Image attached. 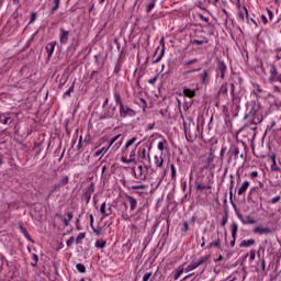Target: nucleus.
<instances>
[{
    "label": "nucleus",
    "mask_w": 281,
    "mask_h": 281,
    "mask_svg": "<svg viewBox=\"0 0 281 281\" xmlns=\"http://www.w3.org/2000/svg\"><path fill=\"white\" fill-rule=\"evenodd\" d=\"M135 142H137V137L134 136L127 139L125 145L122 147V164H137L135 157L137 155V146H139V143L135 145Z\"/></svg>",
    "instance_id": "nucleus-1"
},
{
    "label": "nucleus",
    "mask_w": 281,
    "mask_h": 281,
    "mask_svg": "<svg viewBox=\"0 0 281 281\" xmlns=\"http://www.w3.org/2000/svg\"><path fill=\"white\" fill-rule=\"evenodd\" d=\"M113 98L116 106H119V113L122 120H126V117H135L136 115L135 110L124 104V102L122 101V95L120 94V91L114 90Z\"/></svg>",
    "instance_id": "nucleus-2"
},
{
    "label": "nucleus",
    "mask_w": 281,
    "mask_h": 281,
    "mask_svg": "<svg viewBox=\"0 0 281 281\" xmlns=\"http://www.w3.org/2000/svg\"><path fill=\"white\" fill-rule=\"evenodd\" d=\"M119 137H122V135L119 134V135L112 137L110 145L108 147H102L101 149H98L94 153V157H104V155H106V153H109V148H111V146H113V144H115V142H117Z\"/></svg>",
    "instance_id": "nucleus-3"
},
{
    "label": "nucleus",
    "mask_w": 281,
    "mask_h": 281,
    "mask_svg": "<svg viewBox=\"0 0 281 281\" xmlns=\"http://www.w3.org/2000/svg\"><path fill=\"white\" fill-rule=\"evenodd\" d=\"M103 120H111L115 117L117 113V108L113 104L108 105L106 108H103Z\"/></svg>",
    "instance_id": "nucleus-4"
},
{
    "label": "nucleus",
    "mask_w": 281,
    "mask_h": 281,
    "mask_svg": "<svg viewBox=\"0 0 281 281\" xmlns=\"http://www.w3.org/2000/svg\"><path fill=\"white\" fill-rule=\"evenodd\" d=\"M124 196L126 200V202L124 203L125 210H128L130 205L131 212H135V210H137V199L133 198V195L130 194H125Z\"/></svg>",
    "instance_id": "nucleus-5"
},
{
    "label": "nucleus",
    "mask_w": 281,
    "mask_h": 281,
    "mask_svg": "<svg viewBox=\"0 0 281 281\" xmlns=\"http://www.w3.org/2000/svg\"><path fill=\"white\" fill-rule=\"evenodd\" d=\"M216 76H220L222 80H225V75L227 74V65L223 60L217 61Z\"/></svg>",
    "instance_id": "nucleus-6"
},
{
    "label": "nucleus",
    "mask_w": 281,
    "mask_h": 281,
    "mask_svg": "<svg viewBox=\"0 0 281 281\" xmlns=\"http://www.w3.org/2000/svg\"><path fill=\"white\" fill-rule=\"evenodd\" d=\"M95 192V184L92 182L88 188L83 190V199L86 203H90L91 201V194Z\"/></svg>",
    "instance_id": "nucleus-7"
},
{
    "label": "nucleus",
    "mask_w": 281,
    "mask_h": 281,
    "mask_svg": "<svg viewBox=\"0 0 281 281\" xmlns=\"http://www.w3.org/2000/svg\"><path fill=\"white\" fill-rule=\"evenodd\" d=\"M59 42L60 45H67L69 43V31L64 27L59 29Z\"/></svg>",
    "instance_id": "nucleus-8"
},
{
    "label": "nucleus",
    "mask_w": 281,
    "mask_h": 281,
    "mask_svg": "<svg viewBox=\"0 0 281 281\" xmlns=\"http://www.w3.org/2000/svg\"><path fill=\"white\" fill-rule=\"evenodd\" d=\"M137 157L140 162L150 161V154H148L145 147H140L137 151Z\"/></svg>",
    "instance_id": "nucleus-9"
},
{
    "label": "nucleus",
    "mask_w": 281,
    "mask_h": 281,
    "mask_svg": "<svg viewBox=\"0 0 281 281\" xmlns=\"http://www.w3.org/2000/svg\"><path fill=\"white\" fill-rule=\"evenodd\" d=\"M165 54H166V48L157 47L154 54L156 58L153 60V65H157V63H161V58H164Z\"/></svg>",
    "instance_id": "nucleus-10"
},
{
    "label": "nucleus",
    "mask_w": 281,
    "mask_h": 281,
    "mask_svg": "<svg viewBox=\"0 0 281 281\" xmlns=\"http://www.w3.org/2000/svg\"><path fill=\"white\" fill-rule=\"evenodd\" d=\"M45 49L47 52V60H52V56H54V52L56 49V42L46 44Z\"/></svg>",
    "instance_id": "nucleus-11"
},
{
    "label": "nucleus",
    "mask_w": 281,
    "mask_h": 281,
    "mask_svg": "<svg viewBox=\"0 0 281 281\" xmlns=\"http://www.w3.org/2000/svg\"><path fill=\"white\" fill-rule=\"evenodd\" d=\"M254 234H259V236H265L267 234H271V228L269 227H263V226H256L252 229Z\"/></svg>",
    "instance_id": "nucleus-12"
},
{
    "label": "nucleus",
    "mask_w": 281,
    "mask_h": 281,
    "mask_svg": "<svg viewBox=\"0 0 281 281\" xmlns=\"http://www.w3.org/2000/svg\"><path fill=\"white\" fill-rule=\"evenodd\" d=\"M231 232H232V238H233V240H231V247H234V245H236V236L238 234V224L233 223L231 225Z\"/></svg>",
    "instance_id": "nucleus-13"
},
{
    "label": "nucleus",
    "mask_w": 281,
    "mask_h": 281,
    "mask_svg": "<svg viewBox=\"0 0 281 281\" xmlns=\"http://www.w3.org/2000/svg\"><path fill=\"white\" fill-rule=\"evenodd\" d=\"M200 85H210V74L207 72V70H203L200 74Z\"/></svg>",
    "instance_id": "nucleus-14"
},
{
    "label": "nucleus",
    "mask_w": 281,
    "mask_h": 281,
    "mask_svg": "<svg viewBox=\"0 0 281 281\" xmlns=\"http://www.w3.org/2000/svg\"><path fill=\"white\" fill-rule=\"evenodd\" d=\"M0 124H12V116H10V113H0Z\"/></svg>",
    "instance_id": "nucleus-15"
},
{
    "label": "nucleus",
    "mask_w": 281,
    "mask_h": 281,
    "mask_svg": "<svg viewBox=\"0 0 281 281\" xmlns=\"http://www.w3.org/2000/svg\"><path fill=\"white\" fill-rule=\"evenodd\" d=\"M206 170H214V155L210 154L206 160V166L204 167Z\"/></svg>",
    "instance_id": "nucleus-16"
},
{
    "label": "nucleus",
    "mask_w": 281,
    "mask_h": 281,
    "mask_svg": "<svg viewBox=\"0 0 281 281\" xmlns=\"http://www.w3.org/2000/svg\"><path fill=\"white\" fill-rule=\"evenodd\" d=\"M135 178L140 179V181H146V170H144L142 165L138 166V173H135Z\"/></svg>",
    "instance_id": "nucleus-17"
},
{
    "label": "nucleus",
    "mask_w": 281,
    "mask_h": 281,
    "mask_svg": "<svg viewBox=\"0 0 281 281\" xmlns=\"http://www.w3.org/2000/svg\"><path fill=\"white\" fill-rule=\"evenodd\" d=\"M249 190V181H244L241 187L238 189L237 194L238 196H243Z\"/></svg>",
    "instance_id": "nucleus-18"
},
{
    "label": "nucleus",
    "mask_w": 281,
    "mask_h": 281,
    "mask_svg": "<svg viewBox=\"0 0 281 281\" xmlns=\"http://www.w3.org/2000/svg\"><path fill=\"white\" fill-rule=\"evenodd\" d=\"M184 98H194L196 95V91L195 90H192L190 88H184L183 91H182Z\"/></svg>",
    "instance_id": "nucleus-19"
},
{
    "label": "nucleus",
    "mask_w": 281,
    "mask_h": 281,
    "mask_svg": "<svg viewBox=\"0 0 281 281\" xmlns=\"http://www.w3.org/2000/svg\"><path fill=\"white\" fill-rule=\"evenodd\" d=\"M67 217H61V223H64L65 227H69V222L74 218V213H66Z\"/></svg>",
    "instance_id": "nucleus-20"
},
{
    "label": "nucleus",
    "mask_w": 281,
    "mask_h": 281,
    "mask_svg": "<svg viewBox=\"0 0 281 281\" xmlns=\"http://www.w3.org/2000/svg\"><path fill=\"white\" fill-rule=\"evenodd\" d=\"M252 245H256V240L254 238H250L241 240L239 247H251Z\"/></svg>",
    "instance_id": "nucleus-21"
},
{
    "label": "nucleus",
    "mask_w": 281,
    "mask_h": 281,
    "mask_svg": "<svg viewBox=\"0 0 281 281\" xmlns=\"http://www.w3.org/2000/svg\"><path fill=\"white\" fill-rule=\"evenodd\" d=\"M183 271H186L183 266H179L178 269L173 272V280L180 279L181 276H183Z\"/></svg>",
    "instance_id": "nucleus-22"
},
{
    "label": "nucleus",
    "mask_w": 281,
    "mask_h": 281,
    "mask_svg": "<svg viewBox=\"0 0 281 281\" xmlns=\"http://www.w3.org/2000/svg\"><path fill=\"white\" fill-rule=\"evenodd\" d=\"M243 225H256V220L251 216H247L246 220H243L241 216H239Z\"/></svg>",
    "instance_id": "nucleus-23"
},
{
    "label": "nucleus",
    "mask_w": 281,
    "mask_h": 281,
    "mask_svg": "<svg viewBox=\"0 0 281 281\" xmlns=\"http://www.w3.org/2000/svg\"><path fill=\"white\" fill-rule=\"evenodd\" d=\"M154 164H155L156 168H161L164 166V157L155 156Z\"/></svg>",
    "instance_id": "nucleus-24"
},
{
    "label": "nucleus",
    "mask_w": 281,
    "mask_h": 281,
    "mask_svg": "<svg viewBox=\"0 0 281 281\" xmlns=\"http://www.w3.org/2000/svg\"><path fill=\"white\" fill-rule=\"evenodd\" d=\"M19 229H20L21 234H23V236L26 238V240L32 241V237L30 236V233H27V229L25 227H23V225H20Z\"/></svg>",
    "instance_id": "nucleus-25"
},
{
    "label": "nucleus",
    "mask_w": 281,
    "mask_h": 281,
    "mask_svg": "<svg viewBox=\"0 0 281 281\" xmlns=\"http://www.w3.org/2000/svg\"><path fill=\"white\" fill-rule=\"evenodd\" d=\"M155 5H157V0H151V2L146 5L145 10H146L147 14H150V12H153V10H155Z\"/></svg>",
    "instance_id": "nucleus-26"
},
{
    "label": "nucleus",
    "mask_w": 281,
    "mask_h": 281,
    "mask_svg": "<svg viewBox=\"0 0 281 281\" xmlns=\"http://www.w3.org/2000/svg\"><path fill=\"white\" fill-rule=\"evenodd\" d=\"M54 4L55 5L49 11V16H52V14H55L58 8H60V0H54Z\"/></svg>",
    "instance_id": "nucleus-27"
},
{
    "label": "nucleus",
    "mask_w": 281,
    "mask_h": 281,
    "mask_svg": "<svg viewBox=\"0 0 281 281\" xmlns=\"http://www.w3.org/2000/svg\"><path fill=\"white\" fill-rule=\"evenodd\" d=\"M94 246L97 247V249H104V247H106V240L98 239Z\"/></svg>",
    "instance_id": "nucleus-28"
},
{
    "label": "nucleus",
    "mask_w": 281,
    "mask_h": 281,
    "mask_svg": "<svg viewBox=\"0 0 281 281\" xmlns=\"http://www.w3.org/2000/svg\"><path fill=\"white\" fill-rule=\"evenodd\" d=\"M199 63V59L198 58H193V59H190V60H186L183 61V67H186L187 69L190 68L191 65H194Z\"/></svg>",
    "instance_id": "nucleus-29"
},
{
    "label": "nucleus",
    "mask_w": 281,
    "mask_h": 281,
    "mask_svg": "<svg viewBox=\"0 0 281 281\" xmlns=\"http://www.w3.org/2000/svg\"><path fill=\"white\" fill-rule=\"evenodd\" d=\"M194 269H199V267L196 266V261L191 262L186 269V273H190V271H194Z\"/></svg>",
    "instance_id": "nucleus-30"
},
{
    "label": "nucleus",
    "mask_w": 281,
    "mask_h": 281,
    "mask_svg": "<svg viewBox=\"0 0 281 281\" xmlns=\"http://www.w3.org/2000/svg\"><path fill=\"white\" fill-rule=\"evenodd\" d=\"M210 260V256L201 257L198 261H195L196 267H201V265H205Z\"/></svg>",
    "instance_id": "nucleus-31"
},
{
    "label": "nucleus",
    "mask_w": 281,
    "mask_h": 281,
    "mask_svg": "<svg viewBox=\"0 0 281 281\" xmlns=\"http://www.w3.org/2000/svg\"><path fill=\"white\" fill-rule=\"evenodd\" d=\"M209 41L206 38L204 40H191V45H205Z\"/></svg>",
    "instance_id": "nucleus-32"
},
{
    "label": "nucleus",
    "mask_w": 281,
    "mask_h": 281,
    "mask_svg": "<svg viewBox=\"0 0 281 281\" xmlns=\"http://www.w3.org/2000/svg\"><path fill=\"white\" fill-rule=\"evenodd\" d=\"M106 202H103L100 206V214L103 216V218H106Z\"/></svg>",
    "instance_id": "nucleus-33"
},
{
    "label": "nucleus",
    "mask_w": 281,
    "mask_h": 281,
    "mask_svg": "<svg viewBox=\"0 0 281 281\" xmlns=\"http://www.w3.org/2000/svg\"><path fill=\"white\" fill-rule=\"evenodd\" d=\"M232 156L234 159H238V155H240V149L237 146H234L231 150Z\"/></svg>",
    "instance_id": "nucleus-34"
},
{
    "label": "nucleus",
    "mask_w": 281,
    "mask_h": 281,
    "mask_svg": "<svg viewBox=\"0 0 281 281\" xmlns=\"http://www.w3.org/2000/svg\"><path fill=\"white\" fill-rule=\"evenodd\" d=\"M76 269L79 273H87V267L83 263H77Z\"/></svg>",
    "instance_id": "nucleus-35"
},
{
    "label": "nucleus",
    "mask_w": 281,
    "mask_h": 281,
    "mask_svg": "<svg viewBox=\"0 0 281 281\" xmlns=\"http://www.w3.org/2000/svg\"><path fill=\"white\" fill-rule=\"evenodd\" d=\"M229 179H231V182H229V195H231V199L232 196L234 195L233 193V190H234V175H229Z\"/></svg>",
    "instance_id": "nucleus-36"
},
{
    "label": "nucleus",
    "mask_w": 281,
    "mask_h": 281,
    "mask_svg": "<svg viewBox=\"0 0 281 281\" xmlns=\"http://www.w3.org/2000/svg\"><path fill=\"white\" fill-rule=\"evenodd\" d=\"M86 236H87V233H79L76 238V244L80 245L82 243V240H85Z\"/></svg>",
    "instance_id": "nucleus-37"
},
{
    "label": "nucleus",
    "mask_w": 281,
    "mask_h": 281,
    "mask_svg": "<svg viewBox=\"0 0 281 281\" xmlns=\"http://www.w3.org/2000/svg\"><path fill=\"white\" fill-rule=\"evenodd\" d=\"M67 183H69V176H64L60 181L58 182V184L64 188V186H67Z\"/></svg>",
    "instance_id": "nucleus-38"
},
{
    "label": "nucleus",
    "mask_w": 281,
    "mask_h": 281,
    "mask_svg": "<svg viewBox=\"0 0 281 281\" xmlns=\"http://www.w3.org/2000/svg\"><path fill=\"white\" fill-rule=\"evenodd\" d=\"M60 188H63V187L59 183H55L53 187V190L48 194V199H49V196H52V194H54V192H60Z\"/></svg>",
    "instance_id": "nucleus-39"
},
{
    "label": "nucleus",
    "mask_w": 281,
    "mask_h": 281,
    "mask_svg": "<svg viewBox=\"0 0 281 281\" xmlns=\"http://www.w3.org/2000/svg\"><path fill=\"white\" fill-rule=\"evenodd\" d=\"M75 83H72L69 89L64 93V98H71V93H74Z\"/></svg>",
    "instance_id": "nucleus-40"
},
{
    "label": "nucleus",
    "mask_w": 281,
    "mask_h": 281,
    "mask_svg": "<svg viewBox=\"0 0 281 281\" xmlns=\"http://www.w3.org/2000/svg\"><path fill=\"white\" fill-rule=\"evenodd\" d=\"M120 71H122V60L116 61L113 74H119Z\"/></svg>",
    "instance_id": "nucleus-41"
},
{
    "label": "nucleus",
    "mask_w": 281,
    "mask_h": 281,
    "mask_svg": "<svg viewBox=\"0 0 281 281\" xmlns=\"http://www.w3.org/2000/svg\"><path fill=\"white\" fill-rule=\"evenodd\" d=\"M171 168V179L175 181L177 179V168L175 167V164L170 165Z\"/></svg>",
    "instance_id": "nucleus-42"
},
{
    "label": "nucleus",
    "mask_w": 281,
    "mask_h": 281,
    "mask_svg": "<svg viewBox=\"0 0 281 281\" xmlns=\"http://www.w3.org/2000/svg\"><path fill=\"white\" fill-rule=\"evenodd\" d=\"M272 172H280V167H278V162L274 160L270 167Z\"/></svg>",
    "instance_id": "nucleus-43"
},
{
    "label": "nucleus",
    "mask_w": 281,
    "mask_h": 281,
    "mask_svg": "<svg viewBox=\"0 0 281 281\" xmlns=\"http://www.w3.org/2000/svg\"><path fill=\"white\" fill-rule=\"evenodd\" d=\"M218 93H220V95H227V85H222Z\"/></svg>",
    "instance_id": "nucleus-44"
},
{
    "label": "nucleus",
    "mask_w": 281,
    "mask_h": 281,
    "mask_svg": "<svg viewBox=\"0 0 281 281\" xmlns=\"http://www.w3.org/2000/svg\"><path fill=\"white\" fill-rule=\"evenodd\" d=\"M194 71H201V69L198 68V69H193V70H187V71H184V72L182 74V76L184 77L186 80H188L189 74H194Z\"/></svg>",
    "instance_id": "nucleus-45"
},
{
    "label": "nucleus",
    "mask_w": 281,
    "mask_h": 281,
    "mask_svg": "<svg viewBox=\"0 0 281 281\" xmlns=\"http://www.w3.org/2000/svg\"><path fill=\"white\" fill-rule=\"evenodd\" d=\"M211 244L213 245V247H215L216 249L221 248V238H216L214 241H211Z\"/></svg>",
    "instance_id": "nucleus-46"
},
{
    "label": "nucleus",
    "mask_w": 281,
    "mask_h": 281,
    "mask_svg": "<svg viewBox=\"0 0 281 281\" xmlns=\"http://www.w3.org/2000/svg\"><path fill=\"white\" fill-rule=\"evenodd\" d=\"M196 190H212V187L205 184H196Z\"/></svg>",
    "instance_id": "nucleus-47"
},
{
    "label": "nucleus",
    "mask_w": 281,
    "mask_h": 281,
    "mask_svg": "<svg viewBox=\"0 0 281 281\" xmlns=\"http://www.w3.org/2000/svg\"><path fill=\"white\" fill-rule=\"evenodd\" d=\"M32 260L34 261V262L31 263L32 267H36V265H38V255L33 254L32 255Z\"/></svg>",
    "instance_id": "nucleus-48"
},
{
    "label": "nucleus",
    "mask_w": 281,
    "mask_h": 281,
    "mask_svg": "<svg viewBox=\"0 0 281 281\" xmlns=\"http://www.w3.org/2000/svg\"><path fill=\"white\" fill-rule=\"evenodd\" d=\"M131 190H146V184L132 186Z\"/></svg>",
    "instance_id": "nucleus-49"
},
{
    "label": "nucleus",
    "mask_w": 281,
    "mask_h": 281,
    "mask_svg": "<svg viewBox=\"0 0 281 281\" xmlns=\"http://www.w3.org/2000/svg\"><path fill=\"white\" fill-rule=\"evenodd\" d=\"M198 16L201 21H204V23H210V18H205L202 13H199Z\"/></svg>",
    "instance_id": "nucleus-50"
},
{
    "label": "nucleus",
    "mask_w": 281,
    "mask_h": 281,
    "mask_svg": "<svg viewBox=\"0 0 281 281\" xmlns=\"http://www.w3.org/2000/svg\"><path fill=\"white\" fill-rule=\"evenodd\" d=\"M254 91H255L256 95H260V93H262V88H260V86L256 85Z\"/></svg>",
    "instance_id": "nucleus-51"
},
{
    "label": "nucleus",
    "mask_w": 281,
    "mask_h": 281,
    "mask_svg": "<svg viewBox=\"0 0 281 281\" xmlns=\"http://www.w3.org/2000/svg\"><path fill=\"white\" fill-rule=\"evenodd\" d=\"M74 243H76V238H75V237H70V238L66 241V245H67V247H71V245H74Z\"/></svg>",
    "instance_id": "nucleus-52"
},
{
    "label": "nucleus",
    "mask_w": 281,
    "mask_h": 281,
    "mask_svg": "<svg viewBox=\"0 0 281 281\" xmlns=\"http://www.w3.org/2000/svg\"><path fill=\"white\" fill-rule=\"evenodd\" d=\"M153 276V272H146L144 276H143V281H148L150 280V277Z\"/></svg>",
    "instance_id": "nucleus-53"
},
{
    "label": "nucleus",
    "mask_w": 281,
    "mask_h": 281,
    "mask_svg": "<svg viewBox=\"0 0 281 281\" xmlns=\"http://www.w3.org/2000/svg\"><path fill=\"white\" fill-rule=\"evenodd\" d=\"M249 260H250L251 262H254V260H256V251H255L254 249L250 250Z\"/></svg>",
    "instance_id": "nucleus-54"
},
{
    "label": "nucleus",
    "mask_w": 281,
    "mask_h": 281,
    "mask_svg": "<svg viewBox=\"0 0 281 281\" xmlns=\"http://www.w3.org/2000/svg\"><path fill=\"white\" fill-rule=\"evenodd\" d=\"M237 19L238 21H245V13H243V11H239L238 14H237Z\"/></svg>",
    "instance_id": "nucleus-55"
},
{
    "label": "nucleus",
    "mask_w": 281,
    "mask_h": 281,
    "mask_svg": "<svg viewBox=\"0 0 281 281\" xmlns=\"http://www.w3.org/2000/svg\"><path fill=\"white\" fill-rule=\"evenodd\" d=\"M164 144H168V140L159 142L158 143V150L164 151Z\"/></svg>",
    "instance_id": "nucleus-56"
},
{
    "label": "nucleus",
    "mask_w": 281,
    "mask_h": 281,
    "mask_svg": "<svg viewBox=\"0 0 281 281\" xmlns=\"http://www.w3.org/2000/svg\"><path fill=\"white\" fill-rule=\"evenodd\" d=\"M279 201H281V196H280V195H277V196H274V198L270 201V203H272V205H274V203H278Z\"/></svg>",
    "instance_id": "nucleus-57"
},
{
    "label": "nucleus",
    "mask_w": 281,
    "mask_h": 281,
    "mask_svg": "<svg viewBox=\"0 0 281 281\" xmlns=\"http://www.w3.org/2000/svg\"><path fill=\"white\" fill-rule=\"evenodd\" d=\"M182 226H183L182 232H184V234H186L188 232V229H190V226H189L188 222H183Z\"/></svg>",
    "instance_id": "nucleus-58"
},
{
    "label": "nucleus",
    "mask_w": 281,
    "mask_h": 281,
    "mask_svg": "<svg viewBox=\"0 0 281 281\" xmlns=\"http://www.w3.org/2000/svg\"><path fill=\"white\" fill-rule=\"evenodd\" d=\"M113 214V205H110L106 210V217L111 216Z\"/></svg>",
    "instance_id": "nucleus-59"
},
{
    "label": "nucleus",
    "mask_w": 281,
    "mask_h": 281,
    "mask_svg": "<svg viewBox=\"0 0 281 281\" xmlns=\"http://www.w3.org/2000/svg\"><path fill=\"white\" fill-rule=\"evenodd\" d=\"M276 53H277V56H276L277 60H281V48H277Z\"/></svg>",
    "instance_id": "nucleus-60"
},
{
    "label": "nucleus",
    "mask_w": 281,
    "mask_h": 281,
    "mask_svg": "<svg viewBox=\"0 0 281 281\" xmlns=\"http://www.w3.org/2000/svg\"><path fill=\"white\" fill-rule=\"evenodd\" d=\"M222 227H225L227 225V215H225L221 222Z\"/></svg>",
    "instance_id": "nucleus-61"
},
{
    "label": "nucleus",
    "mask_w": 281,
    "mask_h": 281,
    "mask_svg": "<svg viewBox=\"0 0 281 281\" xmlns=\"http://www.w3.org/2000/svg\"><path fill=\"white\" fill-rule=\"evenodd\" d=\"M256 178H258V171H251L250 179H256Z\"/></svg>",
    "instance_id": "nucleus-62"
},
{
    "label": "nucleus",
    "mask_w": 281,
    "mask_h": 281,
    "mask_svg": "<svg viewBox=\"0 0 281 281\" xmlns=\"http://www.w3.org/2000/svg\"><path fill=\"white\" fill-rule=\"evenodd\" d=\"M267 12H268V16H269L270 21H273V11L268 9Z\"/></svg>",
    "instance_id": "nucleus-63"
},
{
    "label": "nucleus",
    "mask_w": 281,
    "mask_h": 281,
    "mask_svg": "<svg viewBox=\"0 0 281 281\" xmlns=\"http://www.w3.org/2000/svg\"><path fill=\"white\" fill-rule=\"evenodd\" d=\"M155 128V123H149L147 125V131H153Z\"/></svg>",
    "instance_id": "nucleus-64"
}]
</instances>
